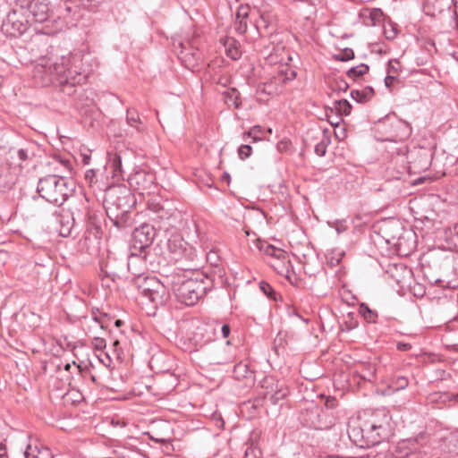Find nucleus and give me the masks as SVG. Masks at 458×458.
Returning <instances> with one entry per match:
<instances>
[{
    "label": "nucleus",
    "instance_id": "1",
    "mask_svg": "<svg viewBox=\"0 0 458 458\" xmlns=\"http://www.w3.org/2000/svg\"><path fill=\"white\" fill-rule=\"evenodd\" d=\"M88 75L89 71L82 69L81 56L77 54L55 58L43 56L38 60L32 70L36 85H58L64 92L68 87L84 83Z\"/></svg>",
    "mask_w": 458,
    "mask_h": 458
},
{
    "label": "nucleus",
    "instance_id": "2",
    "mask_svg": "<svg viewBox=\"0 0 458 458\" xmlns=\"http://www.w3.org/2000/svg\"><path fill=\"white\" fill-rule=\"evenodd\" d=\"M389 419L385 411L352 417L347 424L349 438L360 446L376 445L387 438L390 432Z\"/></svg>",
    "mask_w": 458,
    "mask_h": 458
},
{
    "label": "nucleus",
    "instance_id": "3",
    "mask_svg": "<svg viewBox=\"0 0 458 458\" xmlns=\"http://www.w3.org/2000/svg\"><path fill=\"white\" fill-rule=\"evenodd\" d=\"M205 290L204 283L193 278L182 280L174 285V291L177 299L188 306L196 304L205 294Z\"/></svg>",
    "mask_w": 458,
    "mask_h": 458
},
{
    "label": "nucleus",
    "instance_id": "4",
    "mask_svg": "<svg viewBox=\"0 0 458 458\" xmlns=\"http://www.w3.org/2000/svg\"><path fill=\"white\" fill-rule=\"evenodd\" d=\"M30 22L24 8L19 4L8 13L3 21L2 30L10 37L17 38L28 30Z\"/></svg>",
    "mask_w": 458,
    "mask_h": 458
},
{
    "label": "nucleus",
    "instance_id": "5",
    "mask_svg": "<svg viewBox=\"0 0 458 458\" xmlns=\"http://www.w3.org/2000/svg\"><path fill=\"white\" fill-rule=\"evenodd\" d=\"M65 187L66 182L64 178L58 177L55 174H49L39 180L37 191L39 197L44 200H58L57 193H60L63 200H67L69 195L66 192H63Z\"/></svg>",
    "mask_w": 458,
    "mask_h": 458
},
{
    "label": "nucleus",
    "instance_id": "6",
    "mask_svg": "<svg viewBox=\"0 0 458 458\" xmlns=\"http://www.w3.org/2000/svg\"><path fill=\"white\" fill-rule=\"evenodd\" d=\"M156 237V230L153 225L143 224L134 229L131 235L130 251L150 253L149 249Z\"/></svg>",
    "mask_w": 458,
    "mask_h": 458
},
{
    "label": "nucleus",
    "instance_id": "7",
    "mask_svg": "<svg viewBox=\"0 0 458 458\" xmlns=\"http://www.w3.org/2000/svg\"><path fill=\"white\" fill-rule=\"evenodd\" d=\"M20 4L30 21L43 23L50 17L48 0H22Z\"/></svg>",
    "mask_w": 458,
    "mask_h": 458
},
{
    "label": "nucleus",
    "instance_id": "8",
    "mask_svg": "<svg viewBox=\"0 0 458 458\" xmlns=\"http://www.w3.org/2000/svg\"><path fill=\"white\" fill-rule=\"evenodd\" d=\"M0 458H10L3 444H0ZM11 458H52V454L47 447L29 444L25 450L14 453Z\"/></svg>",
    "mask_w": 458,
    "mask_h": 458
},
{
    "label": "nucleus",
    "instance_id": "9",
    "mask_svg": "<svg viewBox=\"0 0 458 458\" xmlns=\"http://www.w3.org/2000/svg\"><path fill=\"white\" fill-rule=\"evenodd\" d=\"M148 263H152L150 253L131 251L128 256L127 268L133 277H140L148 269Z\"/></svg>",
    "mask_w": 458,
    "mask_h": 458
},
{
    "label": "nucleus",
    "instance_id": "10",
    "mask_svg": "<svg viewBox=\"0 0 458 458\" xmlns=\"http://www.w3.org/2000/svg\"><path fill=\"white\" fill-rule=\"evenodd\" d=\"M262 387L266 388L265 398H269L273 404H277L279 401L284 399L288 394V389L284 384H280L273 377H266Z\"/></svg>",
    "mask_w": 458,
    "mask_h": 458
},
{
    "label": "nucleus",
    "instance_id": "11",
    "mask_svg": "<svg viewBox=\"0 0 458 458\" xmlns=\"http://www.w3.org/2000/svg\"><path fill=\"white\" fill-rule=\"evenodd\" d=\"M233 377L236 380H244L246 386L254 385L255 374L249 367V364L244 361L237 363L233 368Z\"/></svg>",
    "mask_w": 458,
    "mask_h": 458
},
{
    "label": "nucleus",
    "instance_id": "12",
    "mask_svg": "<svg viewBox=\"0 0 458 458\" xmlns=\"http://www.w3.org/2000/svg\"><path fill=\"white\" fill-rule=\"evenodd\" d=\"M106 215L116 223H126L129 219V211L121 209L119 202H103Z\"/></svg>",
    "mask_w": 458,
    "mask_h": 458
},
{
    "label": "nucleus",
    "instance_id": "13",
    "mask_svg": "<svg viewBox=\"0 0 458 458\" xmlns=\"http://www.w3.org/2000/svg\"><path fill=\"white\" fill-rule=\"evenodd\" d=\"M384 13L379 8H365L362 9L360 17L362 23L366 26H377L383 20Z\"/></svg>",
    "mask_w": 458,
    "mask_h": 458
},
{
    "label": "nucleus",
    "instance_id": "14",
    "mask_svg": "<svg viewBox=\"0 0 458 458\" xmlns=\"http://www.w3.org/2000/svg\"><path fill=\"white\" fill-rule=\"evenodd\" d=\"M249 16V7L241 5L236 13L235 21L233 23L234 30L241 35H243L248 29L247 18Z\"/></svg>",
    "mask_w": 458,
    "mask_h": 458
},
{
    "label": "nucleus",
    "instance_id": "15",
    "mask_svg": "<svg viewBox=\"0 0 458 458\" xmlns=\"http://www.w3.org/2000/svg\"><path fill=\"white\" fill-rule=\"evenodd\" d=\"M106 196L103 200H106V197L115 198L116 200H122L129 198L131 195V190L124 184L111 185L106 188Z\"/></svg>",
    "mask_w": 458,
    "mask_h": 458
},
{
    "label": "nucleus",
    "instance_id": "16",
    "mask_svg": "<svg viewBox=\"0 0 458 458\" xmlns=\"http://www.w3.org/2000/svg\"><path fill=\"white\" fill-rule=\"evenodd\" d=\"M271 267L281 276L286 278L290 277L293 271V267L286 253L284 259H276L270 262Z\"/></svg>",
    "mask_w": 458,
    "mask_h": 458
},
{
    "label": "nucleus",
    "instance_id": "17",
    "mask_svg": "<svg viewBox=\"0 0 458 458\" xmlns=\"http://www.w3.org/2000/svg\"><path fill=\"white\" fill-rule=\"evenodd\" d=\"M215 329L204 325L197 327L194 333V340L197 344L203 345L213 339Z\"/></svg>",
    "mask_w": 458,
    "mask_h": 458
},
{
    "label": "nucleus",
    "instance_id": "18",
    "mask_svg": "<svg viewBox=\"0 0 458 458\" xmlns=\"http://www.w3.org/2000/svg\"><path fill=\"white\" fill-rule=\"evenodd\" d=\"M257 247L261 252L271 257L273 260L276 259H284L285 254L287 253L284 250L276 248L267 242L259 241Z\"/></svg>",
    "mask_w": 458,
    "mask_h": 458
},
{
    "label": "nucleus",
    "instance_id": "19",
    "mask_svg": "<svg viewBox=\"0 0 458 458\" xmlns=\"http://www.w3.org/2000/svg\"><path fill=\"white\" fill-rule=\"evenodd\" d=\"M141 295L149 301L156 304H162L165 301V289L161 291L160 289H149V288H139Z\"/></svg>",
    "mask_w": 458,
    "mask_h": 458
},
{
    "label": "nucleus",
    "instance_id": "20",
    "mask_svg": "<svg viewBox=\"0 0 458 458\" xmlns=\"http://www.w3.org/2000/svg\"><path fill=\"white\" fill-rule=\"evenodd\" d=\"M375 94L374 89L371 86H367L362 89H352L350 93L351 98L357 103H367Z\"/></svg>",
    "mask_w": 458,
    "mask_h": 458
},
{
    "label": "nucleus",
    "instance_id": "21",
    "mask_svg": "<svg viewBox=\"0 0 458 458\" xmlns=\"http://www.w3.org/2000/svg\"><path fill=\"white\" fill-rule=\"evenodd\" d=\"M297 76V72L295 68L289 66L288 64L280 65L278 67L277 72V80L283 83L286 84L293 80H294Z\"/></svg>",
    "mask_w": 458,
    "mask_h": 458
},
{
    "label": "nucleus",
    "instance_id": "22",
    "mask_svg": "<svg viewBox=\"0 0 458 458\" xmlns=\"http://www.w3.org/2000/svg\"><path fill=\"white\" fill-rule=\"evenodd\" d=\"M329 110L331 113L335 111V114L340 117L342 115H349L352 111V105L347 99H339L334 101L333 107H331Z\"/></svg>",
    "mask_w": 458,
    "mask_h": 458
},
{
    "label": "nucleus",
    "instance_id": "23",
    "mask_svg": "<svg viewBox=\"0 0 458 458\" xmlns=\"http://www.w3.org/2000/svg\"><path fill=\"white\" fill-rule=\"evenodd\" d=\"M225 102L228 106H233L235 108H240L242 101L240 98V92L235 88H230L223 93Z\"/></svg>",
    "mask_w": 458,
    "mask_h": 458
},
{
    "label": "nucleus",
    "instance_id": "24",
    "mask_svg": "<svg viewBox=\"0 0 458 458\" xmlns=\"http://www.w3.org/2000/svg\"><path fill=\"white\" fill-rule=\"evenodd\" d=\"M58 216H60L59 222L62 225L60 234L62 236H67L70 233L73 218L69 211H66L64 214L58 215L57 217Z\"/></svg>",
    "mask_w": 458,
    "mask_h": 458
},
{
    "label": "nucleus",
    "instance_id": "25",
    "mask_svg": "<svg viewBox=\"0 0 458 458\" xmlns=\"http://www.w3.org/2000/svg\"><path fill=\"white\" fill-rule=\"evenodd\" d=\"M444 234L446 242L458 249V224L454 225L452 228H446Z\"/></svg>",
    "mask_w": 458,
    "mask_h": 458
},
{
    "label": "nucleus",
    "instance_id": "26",
    "mask_svg": "<svg viewBox=\"0 0 458 458\" xmlns=\"http://www.w3.org/2000/svg\"><path fill=\"white\" fill-rule=\"evenodd\" d=\"M369 71V67L368 64H360V65H357V66L350 68L347 71L346 75L350 79L355 81L358 78H360V77L363 76L364 74H366Z\"/></svg>",
    "mask_w": 458,
    "mask_h": 458
},
{
    "label": "nucleus",
    "instance_id": "27",
    "mask_svg": "<svg viewBox=\"0 0 458 458\" xmlns=\"http://www.w3.org/2000/svg\"><path fill=\"white\" fill-rule=\"evenodd\" d=\"M359 313L363 318L369 323H375L377 318V314L375 310H372L367 304L360 303L359 307Z\"/></svg>",
    "mask_w": 458,
    "mask_h": 458
},
{
    "label": "nucleus",
    "instance_id": "28",
    "mask_svg": "<svg viewBox=\"0 0 458 458\" xmlns=\"http://www.w3.org/2000/svg\"><path fill=\"white\" fill-rule=\"evenodd\" d=\"M344 256V252L341 250H332L327 252V259L332 267L338 266Z\"/></svg>",
    "mask_w": 458,
    "mask_h": 458
},
{
    "label": "nucleus",
    "instance_id": "29",
    "mask_svg": "<svg viewBox=\"0 0 458 458\" xmlns=\"http://www.w3.org/2000/svg\"><path fill=\"white\" fill-rule=\"evenodd\" d=\"M149 288V289H160L164 291L165 286L162 284L156 277H145L144 281L141 284L139 285V288Z\"/></svg>",
    "mask_w": 458,
    "mask_h": 458
},
{
    "label": "nucleus",
    "instance_id": "30",
    "mask_svg": "<svg viewBox=\"0 0 458 458\" xmlns=\"http://www.w3.org/2000/svg\"><path fill=\"white\" fill-rule=\"evenodd\" d=\"M126 121L130 126L136 128L138 131H140V129L137 126V123H140V119L138 112L135 109H127Z\"/></svg>",
    "mask_w": 458,
    "mask_h": 458
},
{
    "label": "nucleus",
    "instance_id": "31",
    "mask_svg": "<svg viewBox=\"0 0 458 458\" xmlns=\"http://www.w3.org/2000/svg\"><path fill=\"white\" fill-rule=\"evenodd\" d=\"M334 58L340 62H347L354 58V52L352 48H344L341 53L334 55Z\"/></svg>",
    "mask_w": 458,
    "mask_h": 458
},
{
    "label": "nucleus",
    "instance_id": "32",
    "mask_svg": "<svg viewBox=\"0 0 458 458\" xmlns=\"http://www.w3.org/2000/svg\"><path fill=\"white\" fill-rule=\"evenodd\" d=\"M85 181L89 184V187L93 188L95 191V187L97 186L100 191L102 188L98 186V179L96 178V171L94 169H89L85 173Z\"/></svg>",
    "mask_w": 458,
    "mask_h": 458
},
{
    "label": "nucleus",
    "instance_id": "33",
    "mask_svg": "<svg viewBox=\"0 0 458 458\" xmlns=\"http://www.w3.org/2000/svg\"><path fill=\"white\" fill-rule=\"evenodd\" d=\"M409 380L404 376H397L392 380V386L394 390H403L407 387Z\"/></svg>",
    "mask_w": 458,
    "mask_h": 458
},
{
    "label": "nucleus",
    "instance_id": "34",
    "mask_svg": "<svg viewBox=\"0 0 458 458\" xmlns=\"http://www.w3.org/2000/svg\"><path fill=\"white\" fill-rule=\"evenodd\" d=\"M270 24L269 15L266 13H262L259 16V19L255 23V28L261 34L262 29H268Z\"/></svg>",
    "mask_w": 458,
    "mask_h": 458
},
{
    "label": "nucleus",
    "instance_id": "35",
    "mask_svg": "<svg viewBox=\"0 0 458 458\" xmlns=\"http://www.w3.org/2000/svg\"><path fill=\"white\" fill-rule=\"evenodd\" d=\"M259 288L263 292L265 295L269 297L270 299L276 300V292L274 291L273 287L267 282H260Z\"/></svg>",
    "mask_w": 458,
    "mask_h": 458
},
{
    "label": "nucleus",
    "instance_id": "36",
    "mask_svg": "<svg viewBox=\"0 0 458 458\" xmlns=\"http://www.w3.org/2000/svg\"><path fill=\"white\" fill-rule=\"evenodd\" d=\"M252 148L250 145L243 144L238 148V155L242 160H244L250 157Z\"/></svg>",
    "mask_w": 458,
    "mask_h": 458
},
{
    "label": "nucleus",
    "instance_id": "37",
    "mask_svg": "<svg viewBox=\"0 0 458 458\" xmlns=\"http://www.w3.org/2000/svg\"><path fill=\"white\" fill-rule=\"evenodd\" d=\"M111 165H112V168H113V171L114 173V174L116 175L118 173L119 174H122L123 173V168H122V158L119 155H114V157H113L112 161H111Z\"/></svg>",
    "mask_w": 458,
    "mask_h": 458
},
{
    "label": "nucleus",
    "instance_id": "38",
    "mask_svg": "<svg viewBox=\"0 0 458 458\" xmlns=\"http://www.w3.org/2000/svg\"><path fill=\"white\" fill-rule=\"evenodd\" d=\"M400 63L396 60L389 61L388 66H387V73L388 74H397L399 71Z\"/></svg>",
    "mask_w": 458,
    "mask_h": 458
},
{
    "label": "nucleus",
    "instance_id": "39",
    "mask_svg": "<svg viewBox=\"0 0 458 458\" xmlns=\"http://www.w3.org/2000/svg\"><path fill=\"white\" fill-rule=\"evenodd\" d=\"M227 56L230 57L233 60H238L241 57V52L236 47H229L226 49Z\"/></svg>",
    "mask_w": 458,
    "mask_h": 458
},
{
    "label": "nucleus",
    "instance_id": "40",
    "mask_svg": "<svg viewBox=\"0 0 458 458\" xmlns=\"http://www.w3.org/2000/svg\"><path fill=\"white\" fill-rule=\"evenodd\" d=\"M414 217L417 220L424 221V220H432L433 212L427 211L426 213H420L418 211L414 212Z\"/></svg>",
    "mask_w": 458,
    "mask_h": 458
},
{
    "label": "nucleus",
    "instance_id": "41",
    "mask_svg": "<svg viewBox=\"0 0 458 458\" xmlns=\"http://www.w3.org/2000/svg\"><path fill=\"white\" fill-rule=\"evenodd\" d=\"M327 152V144L324 141H320L315 146V153L318 157H324Z\"/></svg>",
    "mask_w": 458,
    "mask_h": 458
},
{
    "label": "nucleus",
    "instance_id": "42",
    "mask_svg": "<svg viewBox=\"0 0 458 458\" xmlns=\"http://www.w3.org/2000/svg\"><path fill=\"white\" fill-rule=\"evenodd\" d=\"M291 146L290 140L284 139L277 143V149L280 152L288 151Z\"/></svg>",
    "mask_w": 458,
    "mask_h": 458
},
{
    "label": "nucleus",
    "instance_id": "43",
    "mask_svg": "<svg viewBox=\"0 0 458 458\" xmlns=\"http://www.w3.org/2000/svg\"><path fill=\"white\" fill-rule=\"evenodd\" d=\"M94 348L97 350H103L106 348V341L101 337H95L92 342Z\"/></svg>",
    "mask_w": 458,
    "mask_h": 458
},
{
    "label": "nucleus",
    "instance_id": "44",
    "mask_svg": "<svg viewBox=\"0 0 458 458\" xmlns=\"http://www.w3.org/2000/svg\"><path fill=\"white\" fill-rule=\"evenodd\" d=\"M375 373H376L375 367L374 366H369L367 370H366V372L361 377H362V378L370 381L374 377Z\"/></svg>",
    "mask_w": 458,
    "mask_h": 458
},
{
    "label": "nucleus",
    "instance_id": "45",
    "mask_svg": "<svg viewBox=\"0 0 458 458\" xmlns=\"http://www.w3.org/2000/svg\"><path fill=\"white\" fill-rule=\"evenodd\" d=\"M325 406L327 409H335L337 406V400L335 397L327 396L325 402Z\"/></svg>",
    "mask_w": 458,
    "mask_h": 458
},
{
    "label": "nucleus",
    "instance_id": "46",
    "mask_svg": "<svg viewBox=\"0 0 458 458\" xmlns=\"http://www.w3.org/2000/svg\"><path fill=\"white\" fill-rule=\"evenodd\" d=\"M349 89V84L344 80L335 82V90L345 92Z\"/></svg>",
    "mask_w": 458,
    "mask_h": 458
},
{
    "label": "nucleus",
    "instance_id": "47",
    "mask_svg": "<svg viewBox=\"0 0 458 458\" xmlns=\"http://www.w3.org/2000/svg\"><path fill=\"white\" fill-rule=\"evenodd\" d=\"M147 203H148V209L155 213H159L160 211L163 210V207L161 206L160 202H147Z\"/></svg>",
    "mask_w": 458,
    "mask_h": 458
},
{
    "label": "nucleus",
    "instance_id": "48",
    "mask_svg": "<svg viewBox=\"0 0 458 458\" xmlns=\"http://www.w3.org/2000/svg\"><path fill=\"white\" fill-rule=\"evenodd\" d=\"M347 316L349 318H351V321L350 322H347V321L345 322V326H346L347 330H352V329L357 327L358 322H357V320L353 319L352 313H348Z\"/></svg>",
    "mask_w": 458,
    "mask_h": 458
},
{
    "label": "nucleus",
    "instance_id": "49",
    "mask_svg": "<svg viewBox=\"0 0 458 458\" xmlns=\"http://www.w3.org/2000/svg\"><path fill=\"white\" fill-rule=\"evenodd\" d=\"M259 131V127L255 126L253 127L248 133H245V136L251 137L253 139V141L260 140V137L257 134Z\"/></svg>",
    "mask_w": 458,
    "mask_h": 458
},
{
    "label": "nucleus",
    "instance_id": "50",
    "mask_svg": "<svg viewBox=\"0 0 458 458\" xmlns=\"http://www.w3.org/2000/svg\"><path fill=\"white\" fill-rule=\"evenodd\" d=\"M397 80V77L395 75L388 74L385 78V85L386 88H390L391 85Z\"/></svg>",
    "mask_w": 458,
    "mask_h": 458
},
{
    "label": "nucleus",
    "instance_id": "51",
    "mask_svg": "<svg viewBox=\"0 0 458 458\" xmlns=\"http://www.w3.org/2000/svg\"><path fill=\"white\" fill-rule=\"evenodd\" d=\"M396 348L397 350L399 351H402V352H406V351H409L411 349V344H408V343H403V342H399L397 343L396 344Z\"/></svg>",
    "mask_w": 458,
    "mask_h": 458
},
{
    "label": "nucleus",
    "instance_id": "52",
    "mask_svg": "<svg viewBox=\"0 0 458 458\" xmlns=\"http://www.w3.org/2000/svg\"><path fill=\"white\" fill-rule=\"evenodd\" d=\"M397 124L399 126H403L405 129L404 135L409 136L411 133V128L410 127V124L403 121H397Z\"/></svg>",
    "mask_w": 458,
    "mask_h": 458
},
{
    "label": "nucleus",
    "instance_id": "53",
    "mask_svg": "<svg viewBox=\"0 0 458 458\" xmlns=\"http://www.w3.org/2000/svg\"><path fill=\"white\" fill-rule=\"evenodd\" d=\"M335 228L338 233H341L346 230V226L344 221H336Z\"/></svg>",
    "mask_w": 458,
    "mask_h": 458
},
{
    "label": "nucleus",
    "instance_id": "54",
    "mask_svg": "<svg viewBox=\"0 0 458 458\" xmlns=\"http://www.w3.org/2000/svg\"><path fill=\"white\" fill-rule=\"evenodd\" d=\"M18 157L21 161H26L29 158L28 151L23 148H20L17 152Z\"/></svg>",
    "mask_w": 458,
    "mask_h": 458
},
{
    "label": "nucleus",
    "instance_id": "55",
    "mask_svg": "<svg viewBox=\"0 0 458 458\" xmlns=\"http://www.w3.org/2000/svg\"><path fill=\"white\" fill-rule=\"evenodd\" d=\"M327 117H328L329 123L334 126H337L339 124L340 121H342V118L336 114L335 115V119H331L332 116L329 115L328 114H327Z\"/></svg>",
    "mask_w": 458,
    "mask_h": 458
},
{
    "label": "nucleus",
    "instance_id": "56",
    "mask_svg": "<svg viewBox=\"0 0 458 458\" xmlns=\"http://www.w3.org/2000/svg\"><path fill=\"white\" fill-rule=\"evenodd\" d=\"M230 327L226 324L223 325L221 327V333L224 338H227L230 335Z\"/></svg>",
    "mask_w": 458,
    "mask_h": 458
},
{
    "label": "nucleus",
    "instance_id": "57",
    "mask_svg": "<svg viewBox=\"0 0 458 458\" xmlns=\"http://www.w3.org/2000/svg\"><path fill=\"white\" fill-rule=\"evenodd\" d=\"M391 120V115L390 114H387L386 115L385 117L379 119L377 122V125H380L381 123H385L386 122H389Z\"/></svg>",
    "mask_w": 458,
    "mask_h": 458
},
{
    "label": "nucleus",
    "instance_id": "58",
    "mask_svg": "<svg viewBox=\"0 0 458 458\" xmlns=\"http://www.w3.org/2000/svg\"><path fill=\"white\" fill-rule=\"evenodd\" d=\"M457 395H454V394H443V397H445L443 399V401H445V400H453V399H455Z\"/></svg>",
    "mask_w": 458,
    "mask_h": 458
},
{
    "label": "nucleus",
    "instance_id": "59",
    "mask_svg": "<svg viewBox=\"0 0 458 458\" xmlns=\"http://www.w3.org/2000/svg\"><path fill=\"white\" fill-rule=\"evenodd\" d=\"M89 159H90L89 156L83 155V159L82 160H83L84 165H88L89 163Z\"/></svg>",
    "mask_w": 458,
    "mask_h": 458
},
{
    "label": "nucleus",
    "instance_id": "60",
    "mask_svg": "<svg viewBox=\"0 0 458 458\" xmlns=\"http://www.w3.org/2000/svg\"><path fill=\"white\" fill-rule=\"evenodd\" d=\"M62 163L67 168H69L71 166V162L69 160L62 161Z\"/></svg>",
    "mask_w": 458,
    "mask_h": 458
},
{
    "label": "nucleus",
    "instance_id": "61",
    "mask_svg": "<svg viewBox=\"0 0 458 458\" xmlns=\"http://www.w3.org/2000/svg\"><path fill=\"white\" fill-rule=\"evenodd\" d=\"M308 266H309L308 264H305V266H304V270H305V272H306L307 274L312 275V274H313V272H312L311 270H310V269H309Z\"/></svg>",
    "mask_w": 458,
    "mask_h": 458
},
{
    "label": "nucleus",
    "instance_id": "62",
    "mask_svg": "<svg viewBox=\"0 0 458 458\" xmlns=\"http://www.w3.org/2000/svg\"><path fill=\"white\" fill-rule=\"evenodd\" d=\"M223 177H224L225 179H226V180L229 182V180H230V174H229L228 173H225V174H224V175H223Z\"/></svg>",
    "mask_w": 458,
    "mask_h": 458
},
{
    "label": "nucleus",
    "instance_id": "63",
    "mask_svg": "<svg viewBox=\"0 0 458 458\" xmlns=\"http://www.w3.org/2000/svg\"><path fill=\"white\" fill-rule=\"evenodd\" d=\"M114 324L117 327H119L122 325V321L117 319Z\"/></svg>",
    "mask_w": 458,
    "mask_h": 458
},
{
    "label": "nucleus",
    "instance_id": "64",
    "mask_svg": "<svg viewBox=\"0 0 458 458\" xmlns=\"http://www.w3.org/2000/svg\"><path fill=\"white\" fill-rule=\"evenodd\" d=\"M453 4H454L455 9H457L458 8V0H453Z\"/></svg>",
    "mask_w": 458,
    "mask_h": 458
}]
</instances>
